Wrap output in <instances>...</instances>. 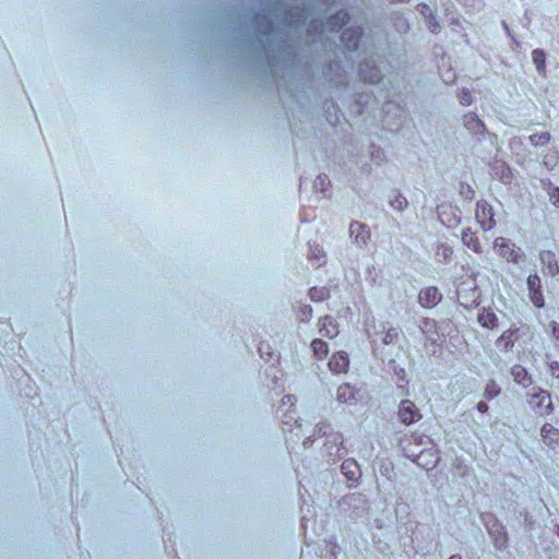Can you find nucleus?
I'll return each mask as SVG.
<instances>
[{
    "label": "nucleus",
    "mask_w": 559,
    "mask_h": 559,
    "mask_svg": "<svg viewBox=\"0 0 559 559\" xmlns=\"http://www.w3.org/2000/svg\"><path fill=\"white\" fill-rule=\"evenodd\" d=\"M493 250L509 262L518 264L522 259V251L509 239L498 237L493 241Z\"/></svg>",
    "instance_id": "f257e3e1"
},
{
    "label": "nucleus",
    "mask_w": 559,
    "mask_h": 559,
    "mask_svg": "<svg viewBox=\"0 0 559 559\" xmlns=\"http://www.w3.org/2000/svg\"><path fill=\"white\" fill-rule=\"evenodd\" d=\"M397 416H399L400 421L406 426H408L413 423H416L421 418V414L419 413V409L409 400H403L400 403Z\"/></svg>",
    "instance_id": "f03ea898"
},
{
    "label": "nucleus",
    "mask_w": 559,
    "mask_h": 559,
    "mask_svg": "<svg viewBox=\"0 0 559 559\" xmlns=\"http://www.w3.org/2000/svg\"><path fill=\"white\" fill-rule=\"evenodd\" d=\"M528 403L542 415H548L554 411L550 394L545 390L533 393Z\"/></svg>",
    "instance_id": "7ed1b4c3"
},
{
    "label": "nucleus",
    "mask_w": 559,
    "mask_h": 559,
    "mask_svg": "<svg viewBox=\"0 0 559 559\" xmlns=\"http://www.w3.org/2000/svg\"><path fill=\"white\" fill-rule=\"evenodd\" d=\"M475 217L484 230H490L496 225L493 210L487 202L481 201L477 203Z\"/></svg>",
    "instance_id": "20e7f679"
},
{
    "label": "nucleus",
    "mask_w": 559,
    "mask_h": 559,
    "mask_svg": "<svg viewBox=\"0 0 559 559\" xmlns=\"http://www.w3.org/2000/svg\"><path fill=\"white\" fill-rule=\"evenodd\" d=\"M442 299L441 293L437 287L430 286L420 290L418 301L423 307L432 308L438 305Z\"/></svg>",
    "instance_id": "39448f33"
},
{
    "label": "nucleus",
    "mask_w": 559,
    "mask_h": 559,
    "mask_svg": "<svg viewBox=\"0 0 559 559\" xmlns=\"http://www.w3.org/2000/svg\"><path fill=\"white\" fill-rule=\"evenodd\" d=\"M359 74L365 82L378 83L381 80V72L372 61L361 63Z\"/></svg>",
    "instance_id": "423d86ee"
},
{
    "label": "nucleus",
    "mask_w": 559,
    "mask_h": 559,
    "mask_svg": "<svg viewBox=\"0 0 559 559\" xmlns=\"http://www.w3.org/2000/svg\"><path fill=\"white\" fill-rule=\"evenodd\" d=\"M349 235L358 246L367 245L370 238L369 230L359 222H353L349 225Z\"/></svg>",
    "instance_id": "0eeeda50"
},
{
    "label": "nucleus",
    "mask_w": 559,
    "mask_h": 559,
    "mask_svg": "<svg viewBox=\"0 0 559 559\" xmlns=\"http://www.w3.org/2000/svg\"><path fill=\"white\" fill-rule=\"evenodd\" d=\"M464 127L475 135H481L486 132L484 122L474 112H468L463 117Z\"/></svg>",
    "instance_id": "6e6552de"
},
{
    "label": "nucleus",
    "mask_w": 559,
    "mask_h": 559,
    "mask_svg": "<svg viewBox=\"0 0 559 559\" xmlns=\"http://www.w3.org/2000/svg\"><path fill=\"white\" fill-rule=\"evenodd\" d=\"M539 260L549 275L555 276L559 273V264L552 251H542L539 253Z\"/></svg>",
    "instance_id": "1a4fd4ad"
},
{
    "label": "nucleus",
    "mask_w": 559,
    "mask_h": 559,
    "mask_svg": "<svg viewBox=\"0 0 559 559\" xmlns=\"http://www.w3.org/2000/svg\"><path fill=\"white\" fill-rule=\"evenodd\" d=\"M348 365H349V359H348L347 354L344 352L334 354L329 361V368L334 373L346 372L348 369Z\"/></svg>",
    "instance_id": "9d476101"
},
{
    "label": "nucleus",
    "mask_w": 559,
    "mask_h": 559,
    "mask_svg": "<svg viewBox=\"0 0 559 559\" xmlns=\"http://www.w3.org/2000/svg\"><path fill=\"white\" fill-rule=\"evenodd\" d=\"M343 475L348 480L357 481L361 477V472L358 463L354 459H347L341 466Z\"/></svg>",
    "instance_id": "9b49d317"
},
{
    "label": "nucleus",
    "mask_w": 559,
    "mask_h": 559,
    "mask_svg": "<svg viewBox=\"0 0 559 559\" xmlns=\"http://www.w3.org/2000/svg\"><path fill=\"white\" fill-rule=\"evenodd\" d=\"M361 32L359 28L348 27L342 33V41L349 50L358 48Z\"/></svg>",
    "instance_id": "f8f14e48"
},
{
    "label": "nucleus",
    "mask_w": 559,
    "mask_h": 559,
    "mask_svg": "<svg viewBox=\"0 0 559 559\" xmlns=\"http://www.w3.org/2000/svg\"><path fill=\"white\" fill-rule=\"evenodd\" d=\"M319 326L321 335L328 338H333L338 334L337 325L331 317H324L321 319Z\"/></svg>",
    "instance_id": "ddd939ff"
},
{
    "label": "nucleus",
    "mask_w": 559,
    "mask_h": 559,
    "mask_svg": "<svg viewBox=\"0 0 559 559\" xmlns=\"http://www.w3.org/2000/svg\"><path fill=\"white\" fill-rule=\"evenodd\" d=\"M356 392L348 383H343L337 388L336 400L340 403L353 404L356 401Z\"/></svg>",
    "instance_id": "4468645a"
},
{
    "label": "nucleus",
    "mask_w": 559,
    "mask_h": 559,
    "mask_svg": "<svg viewBox=\"0 0 559 559\" xmlns=\"http://www.w3.org/2000/svg\"><path fill=\"white\" fill-rule=\"evenodd\" d=\"M478 322L481 326L487 329H495L498 326V318L496 313L489 309H483L478 314Z\"/></svg>",
    "instance_id": "2eb2a0df"
},
{
    "label": "nucleus",
    "mask_w": 559,
    "mask_h": 559,
    "mask_svg": "<svg viewBox=\"0 0 559 559\" xmlns=\"http://www.w3.org/2000/svg\"><path fill=\"white\" fill-rule=\"evenodd\" d=\"M511 374L514 381L523 386H528L532 383L528 372L521 365H515L511 369Z\"/></svg>",
    "instance_id": "dca6fc26"
},
{
    "label": "nucleus",
    "mask_w": 559,
    "mask_h": 559,
    "mask_svg": "<svg viewBox=\"0 0 559 559\" xmlns=\"http://www.w3.org/2000/svg\"><path fill=\"white\" fill-rule=\"evenodd\" d=\"M462 242L471 248L474 252L476 253H480L481 252V246L478 241V238L476 237V235L471 231V229H464L463 233H462Z\"/></svg>",
    "instance_id": "f3484780"
},
{
    "label": "nucleus",
    "mask_w": 559,
    "mask_h": 559,
    "mask_svg": "<svg viewBox=\"0 0 559 559\" xmlns=\"http://www.w3.org/2000/svg\"><path fill=\"white\" fill-rule=\"evenodd\" d=\"M532 60L535 64L539 74H546V53L542 49H535L532 51Z\"/></svg>",
    "instance_id": "a211bd4d"
},
{
    "label": "nucleus",
    "mask_w": 559,
    "mask_h": 559,
    "mask_svg": "<svg viewBox=\"0 0 559 559\" xmlns=\"http://www.w3.org/2000/svg\"><path fill=\"white\" fill-rule=\"evenodd\" d=\"M347 21L348 14L345 11H340L329 20L328 27L330 31H336L337 28L342 27Z\"/></svg>",
    "instance_id": "6ab92c4d"
},
{
    "label": "nucleus",
    "mask_w": 559,
    "mask_h": 559,
    "mask_svg": "<svg viewBox=\"0 0 559 559\" xmlns=\"http://www.w3.org/2000/svg\"><path fill=\"white\" fill-rule=\"evenodd\" d=\"M550 140L551 135L549 132L535 133L528 136L530 143L535 147L545 146L550 142Z\"/></svg>",
    "instance_id": "aec40b11"
},
{
    "label": "nucleus",
    "mask_w": 559,
    "mask_h": 559,
    "mask_svg": "<svg viewBox=\"0 0 559 559\" xmlns=\"http://www.w3.org/2000/svg\"><path fill=\"white\" fill-rule=\"evenodd\" d=\"M500 386L495 380H489L484 389V397L487 400H492L493 397L500 394Z\"/></svg>",
    "instance_id": "412c9836"
},
{
    "label": "nucleus",
    "mask_w": 559,
    "mask_h": 559,
    "mask_svg": "<svg viewBox=\"0 0 559 559\" xmlns=\"http://www.w3.org/2000/svg\"><path fill=\"white\" fill-rule=\"evenodd\" d=\"M513 334L512 330L504 331L501 336L498 338V346H502L506 350H509L513 346Z\"/></svg>",
    "instance_id": "4be33fe9"
},
{
    "label": "nucleus",
    "mask_w": 559,
    "mask_h": 559,
    "mask_svg": "<svg viewBox=\"0 0 559 559\" xmlns=\"http://www.w3.org/2000/svg\"><path fill=\"white\" fill-rule=\"evenodd\" d=\"M311 347L314 355L318 356L320 359L325 357L329 352L328 344L319 338L312 341Z\"/></svg>",
    "instance_id": "5701e85b"
},
{
    "label": "nucleus",
    "mask_w": 559,
    "mask_h": 559,
    "mask_svg": "<svg viewBox=\"0 0 559 559\" xmlns=\"http://www.w3.org/2000/svg\"><path fill=\"white\" fill-rule=\"evenodd\" d=\"M390 204L394 210L402 212L406 209L408 202L403 194L396 193L394 198L390 200Z\"/></svg>",
    "instance_id": "b1692460"
},
{
    "label": "nucleus",
    "mask_w": 559,
    "mask_h": 559,
    "mask_svg": "<svg viewBox=\"0 0 559 559\" xmlns=\"http://www.w3.org/2000/svg\"><path fill=\"white\" fill-rule=\"evenodd\" d=\"M309 258L312 261H316L317 265L320 266L324 262V252L322 248L316 246L310 247Z\"/></svg>",
    "instance_id": "393cba45"
},
{
    "label": "nucleus",
    "mask_w": 559,
    "mask_h": 559,
    "mask_svg": "<svg viewBox=\"0 0 559 559\" xmlns=\"http://www.w3.org/2000/svg\"><path fill=\"white\" fill-rule=\"evenodd\" d=\"M523 146H524V142L521 138L514 136V138L510 139L509 147L514 154L521 155V151H522Z\"/></svg>",
    "instance_id": "a878e982"
},
{
    "label": "nucleus",
    "mask_w": 559,
    "mask_h": 559,
    "mask_svg": "<svg viewBox=\"0 0 559 559\" xmlns=\"http://www.w3.org/2000/svg\"><path fill=\"white\" fill-rule=\"evenodd\" d=\"M457 97L460 104L463 106H468L473 103L472 94L467 88H463L462 91H460Z\"/></svg>",
    "instance_id": "bb28decb"
},
{
    "label": "nucleus",
    "mask_w": 559,
    "mask_h": 559,
    "mask_svg": "<svg viewBox=\"0 0 559 559\" xmlns=\"http://www.w3.org/2000/svg\"><path fill=\"white\" fill-rule=\"evenodd\" d=\"M527 287L530 292L540 290V278L536 274L527 277Z\"/></svg>",
    "instance_id": "cd10ccee"
},
{
    "label": "nucleus",
    "mask_w": 559,
    "mask_h": 559,
    "mask_svg": "<svg viewBox=\"0 0 559 559\" xmlns=\"http://www.w3.org/2000/svg\"><path fill=\"white\" fill-rule=\"evenodd\" d=\"M530 298L537 308L544 307V296L542 290L530 292Z\"/></svg>",
    "instance_id": "c85d7f7f"
},
{
    "label": "nucleus",
    "mask_w": 559,
    "mask_h": 559,
    "mask_svg": "<svg viewBox=\"0 0 559 559\" xmlns=\"http://www.w3.org/2000/svg\"><path fill=\"white\" fill-rule=\"evenodd\" d=\"M399 332L396 329H389L383 337V343L391 344L397 340Z\"/></svg>",
    "instance_id": "c756f323"
},
{
    "label": "nucleus",
    "mask_w": 559,
    "mask_h": 559,
    "mask_svg": "<svg viewBox=\"0 0 559 559\" xmlns=\"http://www.w3.org/2000/svg\"><path fill=\"white\" fill-rule=\"evenodd\" d=\"M548 194H549L550 202L554 205L559 206V188H557V187L549 188Z\"/></svg>",
    "instance_id": "7c9ffc66"
},
{
    "label": "nucleus",
    "mask_w": 559,
    "mask_h": 559,
    "mask_svg": "<svg viewBox=\"0 0 559 559\" xmlns=\"http://www.w3.org/2000/svg\"><path fill=\"white\" fill-rule=\"evenodd\" d=\"M426 24L431 33H438L440 29V26L437 23V21L435 20V17L432 16L431 12L429 13Z\"/></svg>",
    "instance_id": "2f4dec72"
},
{
    "label": "nucleus",
    "mask_w": 559,
    "mask_h": 559,
    "mask_svg": "<svg viewBox=\"0 0 559 559\" xmlns=\"http://www.w3.org/2000/svg\"><path fill=\"white\" fill-rule=\"evenodd\" d=\"M452 253H453V251L450 247L444 246V245L439 247L438 254H442L444 260H449L451 258Z\"/></svg>",
    "instance_id": "473e14b6"
},
{
    "label": "nucleus",
    "mask_w": 559,
    "mask_h": 559,
    "mask_svg": "<svg viewBox=\"0 0 559 559\" xmlns=\"http://www.w3.org/2000/svg\"><path fill=\"white\" fill-rule=\"evenodd\" d=\"M551 330H552V336L558 342L559 345V324L556 322L550 323Z\"/></svg>",
    "instance_id": "72a5a7b5"
},
{
    "label": "nucleus",
    "mask_w": 559,
    "mask_h": 559,
    "mask_svg": "<svg viewBox=\"0 0 559 559\" xmlns=\"http://www.w3.org/2000/svg\"><path fill=\"white\" fill-rule=\"evenodd\" d=\"M506 544H507V539H506V537L503 536V537H501L500 539H498V538L496 539V542H495V547H496L497 549H503V548H506Z\"/></svg>",
    "instance_id": "f704fd0d"
},
{
    "label": "nucleus",
    "mask_w": 559,
    "mask_h": 559,
    "mask_svg": "<svg viewBox=\"0 0 559 559\" xmlns=\"http://www.w3.org/2000/svg\"><path fill=\"white\" fill-rule=\"evenodd\" d=\"M476 408L480 413H486L488 411V405H487V403L480 401L477 403Z\"/></svg>",
    "instance_id": "c9c22d12"
},
{
    "label": "nucleus",
    "mask_w": 559,
    "mask_h": 559,
    "mask_svg": "<svg viewBox=\"0 0 559 559\" xmlns=\"http://www.w3.org/2000/svg\"><path fill=\"white\" fill-rule=\"evenodd\" d=\"M331 438H332V441H333L335 444H337V443L342 444V442H343V438H342V436H341V435H338V433L332 435V436H331Z\"/></svg>",
    "instance_id": "e433bc0d"
},
{
    "label": "nucleus",
    "mask_w": 559,
    "mask_h": 559,
    "mask_svg": "<svg viewBox=\"0 0 559 559\" xmlns=\"http://www.w3.org/2000/svg\"><path fill=\"white\" fill-rule=\"evenodd\" d=\"M550 369H551L552 374H556L557 371L559 372V365L557 362H555L550 366Z\"/></svg>",
    "instance_id": "4c0bfd02"
},
{
    "label": "nucleus",
    "mask_w": 559,
    "mask_h": 559,
    "mask_svg": "<svg viewBox=\"0 0 559 559\" xmlns=\"http://www.w3.org/2000/svg\"><path fill=\"white\" fill-rule=\"evenodd\" d=\"M552 429V426L550 425H545L543 428H542V433H546V432H549L550 430Z\"/></svg>",
    "instance_id": "58836bf2"
},
{
    "label": "nucleus",
    "mask_w": 559,
    "mask_h": 559,
    "mask_svg": "<svg viewBox=\"0 0 559 559\" xmlns=\"http://www.w3.org/2000/svg\"><path fill=\"white\" fill-rule=\"evenodd\" d=\"M440 461V457L439 456H435L433 461L431 462V467H435Z\"/></svg>",
    "instance_id": "ea45409f"
},
{
    "label": "nucleus",
    "mask_w": 559,
    "mask_h": 559,
    "mask_svg": "<svg viewBox=\"0 0 559 559\" xmlns=\"http://www.w3.org/2000/svg\"><path fill=\"white\" fill-rule=\"evenodd\" d=\"M449 559H461V556H459V555H452Z\"/></svg>",
    "instance_id": "a19ab883"
},
{
    "label": "nucleus",
    "mask_w": 559,
    "mask_h": 559,
    "mask_svg": "<svg viewBox=\"0 0 559 559\" xmlns=\"http://www.w3.org/2000/svg\"><path fill=\"white\" fill-rule=\"evenodd\" d=\"M286 399H287V402L292 403L293 396L287 395Z\"/></svg>",
    "instance_id": "79ce46f5"
},
{
    "label": "nucleus",
    "mask_w": 559,
    "mask_h": 559,
    "mask_svg": "<svg viewBox=\"0 0 559 559\" xmlns=\"http://www.w3.org/2000/svg\"><path fill=\"white\" fill-rule=\"evenodd\" d=\"M423 9L427 11L429 10L427 5H423Z\"/></svg>",
    "instance_id": "37998d69"
}]
</instances>
